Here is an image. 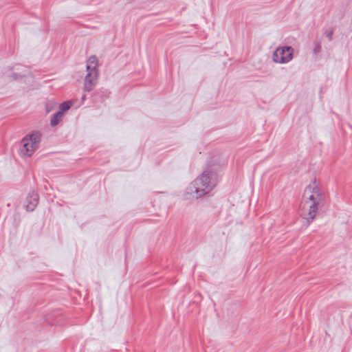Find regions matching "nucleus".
<instances>
[{
    "label": "nucleus",
    "mask_w": 352,
    "mask_h": 352,
    "mask_svg": "<svg viewBox=\"0 0 352 352\" xmlns=\"http://www.w3.org/2000/svg\"><path fill=\"white\" fill-rule=\"evenodd\" d=\"M98 60L96 56H90L86 65L87 74L85 77L84 82V90L85 91H91L96 85L98 78Z\"/></svg>",
    "instance_id": "3"
},
{
    "label": "nucleus",
    "mask_w": 352,
    "mask_h": 352,
    "mask_svg": "<svg viewBox=\"0 0 352 352\" xmlns=\"http://www.w3.org/2000/svg\"><path fill=\"white\" fill-rule=\"evenodd\" d=\"M294 49L284 46L278 47L272 54V60L276 63L285 64L293 58Z\"/></svg>",
    "instance_id": "5"
},
{
    "label": "nucleus",
    "mask_w": 352,
    "mask_h": 352,
    "mask_svg": "<svg viewBox=\"0 0 352 352\" xmlns=\"http://www.w3.org/2000/svg\"><path fill=\"white\" fill-rule=\"evenodd\" d=\"M38 204V196L32 192L30 194L25 201V207L27 211H32Z\"/></svg>",
    "instance_id": "6"
},
{
    "label": "nucleus",
    "mask_w": 352,
    "mask_h": 352,
    "mask_svg": "<svg viewBox=\"0 0 352 352\" xmlns=\"http://www.w3.org/2000/svg\"><path fill=\"white\" fill-rule=\"evenodd\" d=\"M223 165L219 160H210L203 172L186 188L184 198L198 199L212 190L217 183Z\"/></svg>",
    "instance_id": "1"
},
{
    "label": "nucleus",
    "mask_w": 352,
    "mask_h": 352,
    "mask_svg": "<svg viewBox=\"0 0 352 352\" xmlns=\"http://www.w3.org/2000/svg\"><path fill=\"white\" fill-rule=\"evenodd\" d=\"M326 36L327 37L329 38V40H331V38H332V35H333V31H327L326 32Z\"/></svg>",
    "instance_id": "9"
},
{
    "label": "nucleus",
    "mask_w": 352,
    "mask_h": 352,
    "mask_svg": "<svg viewBox=\"0 0 352 352\" xmlns=\"http://www.w3.org/2000/svg\"><path fill=\"white\" fill-rule=\"evenodd\" d=\"M325 201L320 182L314 179L305 187L300 204V214L307 223L312 221Z\"/></svg>",
    "instance_id": "2"
},
{
    "label": "nucleus",
    "mask_w": 352,
    "mask_h": 352,
    "mask_svg": "<svg viewBox=\"0 0 352 352\" xmlns=\"http://www.w3.org/2000/svg\"><path fill=\"white\" fill-rule=\"evenodd\" d=\"M63 117V113L61 111H58L55 113L51 118V125L54 126H56L59 122L62 120Z\"/></svg>",
    "instance_id": "7"
},
{
    "label": "nucleus",
    "mask_w": 352,
    "mask_h": 352,
    "mask_svg": "<svg viewBox=\"0 0 352 352\" xmlns=\"http://www.w3.org/2000/svg\"><path fill=\"white\" fill-rule=\"evenodd\" d=\"M320 50V45H317L315 48H314V53L316 54L318 53Z\"/></svg>",
    "instance_id": "10"
},
{
    "label": "nucleus",
    "mask_w": 352,
    "mask_h": 352,
    "mask_svg": "<svg viewBox=\"0 0 352 352\" xmlns=\"http://www.w3.org/2000/svg\"><path fill=\"white\" fill-rule=\"evenodd\" d=\"M40 141V135L38 133H33L25 137L21 143V153L27 157H30L37 148Z\"/></svg>",
    "instance_id": "4"
},
{
    "label": "nucleus",
    "mask_w": 352,
    "mask_h": 352,
    "mask_svg": "<svg viewBox=\"0 0 352 352\" xmlns=\"http://www.w3.org/2000/svg\"><path fill=\"white\" fill-rule=\"evenodd\" d=\"M11 78H12L13 80H16V79H17V77H16V74H13V75L11 76Z\"/></svg>",
    "instance_id": "11"
},
{
    "label": "nucleus",
    "mask_w": 352,
    "mask_h": 352,
    "mask_svg": "<svg viewBox=\"0 0 352 352\" xmlns=\"http://www.w3.org/2000/svg\"><path fill=\"white\" fill-rule=\"evenodd\" d=\"M72 106V103L69 101L64 102L59 105V111L64 112L69 110Z\"/></svg>",
    "instance_id": "8"
}]
</instances>
